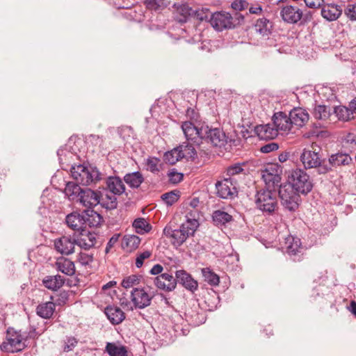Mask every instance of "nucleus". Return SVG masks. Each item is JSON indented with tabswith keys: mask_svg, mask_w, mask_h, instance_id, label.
<instances>
[{
	"mask_svg": "<svg viewBox=\"0 0 356 356\" xmlns=\"http://www.w3.org/2000/svg\"><path fill=\"white\" fill-rule=\"evenodd\" d=\"M72 177L78 183L83 185H90L99 179V172L96 168L85 166L84 165H74L70 170Z\"/></svg>",
	"mask_w": 356,
	"mask_h": 356,
	"instance_id": "nucleus-5",
	"label": "nucleus"
},
{
	"mask_svg": "<svg viewBox=\"0 0 356 356\" xmlns=\"http://www.w3.org/2000/svg\"><path fill=\"white\" fill-rule=\"evenodd\" d=\"M42 282L46 288L52 291H57L64 284V280L60 275L47 276Z\"/></svg>",
	"mask_w": 356,
	"mask_h": 356,
	"instance_id": "nucleus-35",
	"label": "nucleus"
},
{
	"mask_svg": "<svg viewBox=\"0 0 356 356\" xmlns=\"http://www.w3.org/2000/svg\"><path fill=\"white\" fill-rule=\"evenodd\" d=\"M152 296L143 289L135 288V307L145 308L150 305Z\"/></svg>",
	"mask_w": 356,
	"mask_h": 356,
	"instance_id": "nucleus-26",
	"label": "nucleus"
},
{
	"mask_svg": "<svg viewBox=\"0 0 356 356\" xmlns=\"http://www.w3.org/2000/svg\"><path fill=\"white\" fill-rule=\"evenodd\" d=\"M306 6L311 8H318L321 7L325 2L324 0H304Z\"/></svg>",
	"mask_w": 356,
	"mask_h": 356,
	"instance_id": "nucleus-59",
	"label": "nucleus"
},
{
	"mask_svg": "<svg viewBox=\"0 0 356 356\" xmlns=\"http://www.w3.org/2000/svg\"><path fill=\"white\" fill-rule=\"evenodd\" d=\"M209 23L218 31L234 26L233 18L229 13L217 12L210 16Z\"/></svg>",
	"mask_w": 356,
	"mask_h": 356,
	"instance_id": "nucleus-8",
	"label": "nucleus"
},
{
	"mask_svg": "<svg viewBox=\"0 0 356 356\" xmlns=\"http://www.w3.org/2000/svg\"><path fill=\"white\" fill-rule=\"evenodd\" d=\"M75 240L68 236H62L54 241L55 249L62 254H70L74 252Z\"/></svg>",
	"mask_w": 356,
	"mask_h": 356,
	"instance_id": "nucleus-20",
	"label": "nucleus"
},
{
	"mask_svg": "<svg viewBox=\"0 0 356 356\" xmlns=\"http://www.w3.org/2000/svg\"><path fill=\"white\" fill-rule=\"evenodd\" d=\"M292 126L302 127L309 120V114L302 108H295L289 113Z\"/></svg>",
	"mask_w": 356,
	"mask_h": 356,
	"instance_id": "nucleus-22",
	"label": "nucleus"
},
{
	"mask_svg": "<svg viewBox=\"0 0 356 356\" xmlns=\"http://www.w3.org/2000/svg\"><path fill=\"white\" fill-rule=\"evenodd\" d=\"M194 13L192 18L196 19L200 22L206 21L209 22L211 12L209 8H202L201 9H194Z\"/></svg>",
	"mask_w": 356,
	"mask_h": 356,
	"instance_id": "nucleus-45",
	"label": "nucleus"
},
{
	"mask_svg": "<svg viewBox=\"0 0 356 356\" xmlns=\"http://www.w3.org/2000/svg\"><path fill=\"white\" fill-rule=\"evenodd\" d=\"M56 305L53 302H42L38 305L36 308L37 314L45 319L50 318L54 311Z\"/></svg>",
	"mask_w": 356,
	"mask_h": 356,
	"instance_id": "nucleus-31",
	"label": "nucleus"
},
{
	"mask_svg": "<svg viewBox=\"0 0 356 356\" xmlns=\"http://www.w3.org/2000/svg\"><path fill=\"white\" fill-rule=\"evenodd\" d=\"M257 136L263 140L273 139L277 135V129L270 124H260L255 127Z\"/></svg>",
	"mask_w": 356,
	"mask_h": 356,
	"instance_id": "nucleus-23",
	"label": "nucleus"
},
{
	"mask_svg": "<svg viewBox=\"0 0 356 356\" xmlns=\"http://www.w3.org/2000/svg\"><path fill=\"white\" fill-rule=\"evenodd\" d=\"M331 113V109L330 107H327L325 105H318L316 106L313 115L317 120H326L327 119Z\"/></svg>",
	"mask_w": 356,
	"mask_h": 356,
	"instance_id": "nucleus-42",
	"label": "nucleus"
},
{
	"mask_svg": "<svg viewBox=\"0 0 356 356\" xmlns=\"http://www.w3.org/2000/svg\"><path fill=\"white\" fill-rule=\"evenodd\" d=\"M216 188L217 195L222 199H232L237 195L236 186L231 177L217 181Z\"/></svg>",
	"mask_w": 356,
	"mask_h": 356,
	"instance_id": "nucleus-9",
	"label": "nucleus"
},
{
	"mask_svg": "<svg viewBox=\"0 0 356 356\" xmlns=\"http://www.w3.org/2000/svg\"><path fill=\"white\" fill-rule=\"evenodd\" d=\"M145 4L149 10L159 11L166 8L168 1L166 0H145Z\"/></svg>",
	"mask_w": 356,
	"mask_h": 356,
	"instance_id": "nucleus-44",
	"label": "nucleus"
},
{
	"mask_svg": "<svg viewBox=\"0 0 356 356\" xmlns=\"http://www.w3.org/2000/svg\"><path fill=\"white\" fill-rule=\"evenodd\" d=\"M119 236V234H115L110 238L105 249L106 253H108L112 247L118 242Z\"/></svg>",
	"mask_w": 356,
	"mask_h": 356,
	"instance_id": "nucleus-61",
	"label": "nucleus"
},
{
	"mask_svg": "<svg viewBox=\"0 0 356 356\" xmlns=\"http://www.w3.org/2000/svg\"><path fill=\"white\" fill-rule=\"evenodd\" d=\"M154 282L158 289L170 292L174 291L177 286V277L172 273H164L156 277Z\"/></svg>",
	"mask_w": 356,
	"mask_h": 356,
	"instance_id": "nucleus-12",
	"label": "nucleus"
},
{
	"mask_svg": "<svg viewBox=\"0 0 356 356\" xmlns=\"http://www.w3.org/2000/svg\"><path fill=\"white\" fill-rule=\"evenodd\" d=\"M163 270V266L161 265V264H156L154 265L152 269L150 270L149 273L150 274L152 275H159L161 274H162V271Z\"/></svg>",
	"mask_w": 356,
	"mask_h": 356,
	"instance_id": "nucleus-63",
	"label": "nucleus"
},
{
	"mask_svg": "<svg viewBox=\"0 0 356 356\" xmlns=\"http://www.w3.org/2000/svg\"><path fill=\"white\" fill-rule=\"evenodd\" d=\"M246 2L243 0H235L232 3V8L236 10L244 9Z\"/></svg>",
	"mask_w": 356,
	"mask_h": 356,
	"instance_id": "nucleus-62",
	"label": "nucleus"
},
{
	"mask_svg": "<svg viewBox=\"0 0 356 356\" xmlns=\"http://www.w3.org/2000/svg\"><path fill=\"white\" fill-rule=\"evenodd\" d=\"M82 191L83 188L79 186V184L72 181L67 182L64 190L65 194L71 200H78Z\"/></svg>",
	"mask_w": 356,
	"mask_h": 356,
	"instance_id": "nucleus-38",
	"label": "nucleus"
},
{
	"mask_svg": "<svg viewBox=\"0 0 356 356\" xmlns=\"http://www.w3.org/2000/svg\"><path fill=\"white\" fill-rule=\"evenodd\" d=\"M163 160L170 165L175 164L178 161L181 160V156L178 153L177 147L165 153Z\"/></svg>",
	"mask_w": 356,
	"mask_h": 356,
	"instance_id": "nucleus-46",
	"label": "nucleus"
},
{
	"mask_svg": "<svg viewBox=\"0 0 356 356\" xmlns=\"http://www.w3.org/2000/svg\"><path fill=\"white\" fill-rule=\"evenodd\" d=\"M279 145L276 143H269L263 145L260 148V151L263 153H270L278 149Z\"/></svg>",
	"mask_w": 356,
	"mask_h": 356,
	"instance_id": "nucleus-56",
	"label": "nucleus"
},
{
	"mask_svg": "<svg viewBox=\"0 0 356 356\" xmlns=\"http://www.w3.org/2000/svg\"><path fill=\"white\" fill-rule=\"evenodd\" d=\"M133 6L132 3L130 4H126L122 6V8H124L125 10L122 13V15L127 18V19L131 20L132 19V10L130 9Z\"/></svg>",
	"mask_w": 356,
	"mask_h": 356,
	"instance_id": "nucleus-60",
	"label": "nucleus"
},
{
	"mask_svg": "<svg viewBox=\"0 0 356 356\" xmlns=\"http://www.w3.org/2000/svg\"><path fill=\"white\" fill-rule=\"evenodd\" d=\"M84 217L76 213H72L66 216V223L67 226L74 230H83L84 227Z\"/></svg>",
	"mask_w": 356,
	"mask_h": 356,
	"instance_id": "nucleus-24",
	"label": "nucleus"
},
{
	"mask_svg": "<svg viewBox=\"0 0 356 356\" xmlns=\"http://www.w3.org/2000/svg\"><path fill=\"white\" fill-rule=\"evenodd\" d=\"M181 129L188 141L196 142L197 138H203L204 127L198 129L191 122L186 121L183 122Z\"/></svg>",
	"mask_w": 356,
	"mask_h": 356,
	"instance_id": "nucleus-18",
	"label": "nucleus"
},
{
	"mask_svg": "<svg viewBox=\"0 0 356 356\" xmlns=\"http://www.w3.org/2000/svg\"><path fill=\"white\" fill-rule=\"evenodd\" d=\"M152 252L149 250H145L138 254L136 260L135 264L137 268H140L144 263V260L148 259L151 257Z\"/></svg>",
	"mask_w": 356,
	"mask_h": 356,
	"instance_id": "nucleus-52",
	"label": "nucleus"
},
{
	"mask_svg": "<svg viewBox=\"0 0 356 356\" xmlns=\"http://www.w3.org/2000/svg\"><path fill=\"white\" fill-rule=\"evenodd\" d=\"M314 12L310 10H305L304 13L302 10L301 20L300 21V24H307L313 19Z\"/></svg>",
	"mask_w": 356,
	"mask_h": 356,
	"instance_id": "nucleus-58",
	"label": "nucleus"
},
{
	"mask_svg": "<svg viewBox=\"0 0 356 356\" xmlns=\"http://www.w3.org/2000/svg\"><path fill=\"white\" fill-rule=\"evenodd\" d=\"M100 192L90 188H83L78 199L79 203L88 209L93 208L99 203Z\"/></svg>",
	"mask_w": 356,
	"mask_h": 356,
	"instance_id": "nucleus-13",
	"label": "nucleus"
},
{
	"mask_svg": "<svg viewBox=\"0 0 356 356\" xmlns=\"http://www.w3.org/2000/svg\"><path fill=\"white\" fill-rule=\"evenodd\" d=\"M280 169L277 165H270L261 171L262 179L266 184V188L271 189L279 186L281 181Z\"/></svg>",
	"mask_w": 356,
	"mask_h": 356,
	"instance_id": "nucleus-11",
	"label": "nucleus"
},
{
	"mask_svg": "<svg viewBox=\"0 0 356 356\" xmlns=\"http://www.w3.org/2000/svg\"><path fill=\"white\" fill-rule=\"evenodd\" d=\"M168 176L169 177V181L173 184L179 183L184 177L182 173L177 172L175 169L169 171Z\"/></svg>",
	"mask_w": 356,
	"mask_h": 356,
	"instance_id": "nucleus-51",
	"label": "nucleus"
},
{
	"mask_svg": "<svg viewBox=\"0 0 356 356\" xmlns=\"http://www.w3.org/2000/svg\"><path fill=\"white\" fill-rule=\"evenodd\" d=\"M273 125L277 129V132L282 131L288 133L293 127L289 115L284 112H278L274 114L273 117Z\"/></svg>",
	"mask_w": 356,
	"mask_h": 356,
	"instance_id": "nucleus-16",
	"label": "nucleus"
},
{
	"mask_svg": "<svg viewBox=\"0 0 356 356\" xmlns=\"http://www.w3.org/2000/svg\"><path fill=\"white\" fill-rule=\"evenodd\" d=\"M92 256L85 252H81L78 256V261L81 265H88L92 261Z\"/></svg>",
	"mask_w": 356,
	"mask_h": 356,
	"instance_id": "nucleus-55",
	"label": "nucleus"
},
{
	"mask_svg": "<svg viewBox=\"0 0 356 356\" xmlns=\"http://www.w3.org/2000/svg\"><path fill=\"white\" fill-rule=\"evenodd\" d=\"M257 209L267 215H272L278 209L277 193L275 190L261 188L255 195Z\"/></svg>",
	"mask_w": 356,
	"mask_h": 356,
	"instance_id": "nucleus-3",
	"label": "nucleus"
},
{
	"mask_svg": "<svg viewBox=\"0 0 356 356\" xmlns=\"http://www.w3.org/2000/svg\"><path fill=\"white\" fill-rule=\"evenodd\" d=\"M26 347L22 335L13 328H8L6 341H3L0 348L6 353H17L24 350Z\"/></svg>",
	"mask_w": 356,
	"mask_h": 356,
	"instance_id": "nucleus-6",
	"label": "nucleus"
},
{
	"mask_svg": "<svg viewBox=\"0 0 356 356\" xmlns=\"http://www.w3.org/2000/svg\"><path fill=\"white\" fill-rule=\"evenodd\" d=\"M76 343L77 341L75 339H68L67 343L64 346V350L67 352L70 351L76 346Z\"/></svg>",
	"mask_w": 356,
	"mask_h": 356,
	"instance_id": "nucleus-64",
	"label": "nucleus"
},
{
	"mask_svg": "<svg viewBox=\"0 0 356 356\" xmlns=\"http://www.w3.org/2000/svg\"><path fill=\"white\" fill-rule=\"evenodd\" d=\"M175 17L176 20L180 23H185L192 18L194 13L193 8L191 7L188 3H174Z\"/></svg>",
	"mask_w": 356,
	"mask_h": 356,
	"instance_id": "nucleus-17",
	"label": "nucleus"
},
{
	"mask_svg": "<svg viewBox=\"0 0 356 356\" xmlns=\"http://www.w3.org/2000/svg\"><path fill=\"white\" fill-rule=\"evenodd\" d=\"M177 284H181L186 289L194 292L197 289V282L190 274L184 270H177L175 273Z\"/></svg>",
	"mask_w": 356,
	"mask_h": 356,
	"instance_id": "nucleus-21",
	"label": "nucleus"
},
{
	"mask_svg": "<svg viewBox=\"0 0 356 356\" xmlns=\"http://www.w3.org/2000/svg\"><path fill=\"white\" fill-rule=\"evenodd\" d=\"M76 242V245L80 248L88 250L95 246L96 243V234L92 232L81 233L80 238Z\"/></svg>",
	"mask_w": 356,
	"mask_h": 356,
	"instance_id": "nucleus-27",
	"label": "nucleus"
},
{
	"mask_svg": "<svg viewBox=\"0 0 356 356\" xmlns=\"http://www.w3.org/2000/svg\"><path fill=\"white\" fill-rule=\"evenodd\" d=\"M351 161L352 159L348 154L337 153L330 156L327 163L330 166L331 170L334 166L348 165Z\"/></svg>",
	"mask_w": 356,
	"mask_h": 356,
	"instance_id": "nucleus-30",
	"label": "nucleus"
},
{
	"mask_svg": "<svg viewBox=\"0 0 356 356\" xmlns=\"http://www.w3.org/2000/svg\"><path fill=\"white\" fill-rule=\"evenodd\" d=\"M121 286L125 289H130L129 299L134 301V275H129L122 280Z\"/></svg>",
	"mask_w": 356,
	"mask_h": 356,
	"instance_id": "nucleus-49",
	"label": "nucleus"
},
{
	"mask_svg": "<svg viewBox=\"0 0 356 356\" xmlns=\"http://www.w3.org/2000/svg\"><path fill=\"white\" fill-rule=\"evenodd\" d=\"M178 149V153L181 156V159H194L196 156V151L193 145L188 143H183L177 147Z\"/></svg>",
	"mask_w": 356,
	"mask_h": 356,
	"instance_id": "nucleus-32",
	"label": "nucleus"
},
{
	"mask_svg": "<svg viewBox=\"0 0 356 356\" xmlns=\"http://www.w3.org/2000/svg\"><path fill=\"white\" fill-rule=\"evenodd\" d=\"M212 219L216 226L226 225L227 223L234 220L232 215L220 209L216 210L213 212Z\"/></svg>",
	"mask_w": 356,
	"mask_h": 356,
	"instance_id": "nucleus-29",
	"label": "nucleus"
},
{
	"mask_svg": "<svg viewBox=\"0 0 356 356\" xmlns=\"http://www.w3.org/2000/svg\"><path fill=\"white\" fill-rule=\"evenodd\" d=\"M202 275L204 281L211 286H218L220 282L219 276L213 273L210 268H205L202 269Z\"/></svg>",
	"mask_w": 356,
	"mask_h": 356,
	"instance_id": "nucleus-43",
	"label": "nucleus"
},
{
	"mask_svg": "<svg viewBox=\"0 0 356 356\" xmlns=\"http://www.w3.org/2000/svg\"><path fill=\"white\" fill-rule=\"evenodd\" d=\"M99 204L108 210L115 209L118 205L115 195L109 191H106L104 194L100 193Z\"/></svg>",
	"mask_w": 356,
	"mask_h": 356,
	"instance_id": "nucleus-25",
	"label": "nucleus"
},
{
	"mask_svg": "<svg viewBox=\"0 0 356 356\" xmlns=\"http://www.w3.org/2000/svg\"><path fill=\"white\" fill-rule=\"evenodd\" d=\"M242 165H243L241 163H236L232 165H230L227 169V175L229 176H234L236 175L243 172L244 170Z\"/></svg>",
	"mask_w": 356,
	"mask_h": 356,
	"instance_id": "nucleus-53",
	"label": "nucleus"
},
{
	"mask_svg": "<svg viewBox=\"0 0 356 356\" xmlns=\"http://www.w3.org/2000/svg\"><path fill=\"white\" fill-rule=\"evenodd\" d=\"M152 225L143 218H135V232L139 234L149 233Z\"/></svg>",
	"mask_w": 356,
	"mask_h": 356,
	"instance_id": "nucleus-40",
	"label": "nucleus"
},
{
	"mask_svg": "<svg viewBox=\"0 0 356 356\" xmlns=\"http://www.w3.org/2000/svg\"><path fill=\"white\" fill-rule=\"evenodd\" d=\"M179 198V191H172L161 195L162 200L168 206H171L177 202Z\"/></svg>",
	"mask_w": 356,
	"mask_h": 356,
	"instance_id": "nucleus-47",
	"label": "nucleus"
},
{
	"mask_svg": "<svg viewBox=\"0 0 356 356\" xmlns=\"http://www.w3.org/2000/svg\"><path fill=\"white\" fill-rule=\"evenodd\" d=\"M334 111L339 120L345 121L348 120L352 114L350 106L348 108L346 106H338L334 108Z\"/></svg>",
	"mask_w": 356,
	"mask_h": 356,
	"instance_id": "nucleus-48",
	"label": "nucleus"
},
{
	"mask_svg": "<svg viewBox=\"0 0 356 356\" xmlns=\"http://www.w3.org/2000/svg\"><path fill=\"white\" fill-rule=\"evenodd\" d=\"M342 14L341 6L334 3H325L321 6V16L328 22L337 20Z\"/></svg>",
	"mask_w": 356,
	"mask_h": 356,
	"instance_id": "nucleus-19",
	"label": "nucleus"
},
{
	"mask_svg": "<svg viewBox=\"0 0 356 356\" xmlns=\"http://www.w3.org/2000/svg\"><path fill=\"white\" fill-rule=\"evenodd\" d=\"M106 351L110 356H128L127 348L115 343L108 342L106 346Z\"/></svg>",
	"mask_w": 356,
	"mask_h": 356,
	"instance_id": "nucleus-39",
	"label": "nucleus"
},
{
	"mask_svg": "<svg viewBox=\"0 0 356 356\" xmlns=\"http://www.w3.org/2000/svg\"><path fill=\"white\" fill-rule=\"evenodd\" d=\"M108 191L114 195H120L125 192L124 185L118 177H109L107 180Z\"/></svg>",
	"mask_w": 356,
	"mask_h": 356,
	"instance_id": "nucleus-34",
	"label": "nucleus"
},
{
	"mask_svg": "<svg viewBox=\"0 0 356 356\" xmlns=\"http://www.w3.org/2000/svg\"><path fill=\"white\" fill-rule=\"evenodd\" d=\"M280 15L284 22L289 24H297L301 20L302 10L298 6L286 5L282 7Z\"/></svg>",
	"mask_w": 356,
	"mask_h": 356,
	"instance_id": "nucleus-14",
	"label": "nucleus"
},
{
	"mask_svg": "<svg viewBox=\"0 0 356 356\" xmlns=\"http://www.w3.org/2000/svg\"><path fill=\"white\" fill-rule=\"evenodd\" d=\"M84 217V227H86L87 225L92 227H97L101 224L102 218V216L92 209L86 210L83 212Z\"/></svg>",
	"mask_w": 356,
	"mask_h": 356,
	"instance_id": "nucleus-28",
	"label": "nucleus"
},
{
	"mask_svg": "<svg viewBox=\"0 0 356 356\" xmlns=\"http://www.w3.org/2000/svg\"><path fill=\"white\" fill-rule=\"evenodd\" d=\"M299 193L290 186L286 185L280 186L279 190V196L283 206L291 211L298 207V202L300 200Z\"/></svg>",
	"mask_w": 356,
	"mask_h": 356,
	"instance_id": "nucleus-7",
	"label": "nucleus"
},
{
	"mask_svg": "<svg viewBox=\"0 0 356 356\" xmlns=\"http://www.w3.org/2000/svg\"><path fill=\"white\" fill-rule=\"evenodd\" d=\"M122 248L127 252H131L134 250V235H125L122 241Z\"/></svg>",
	"mask_w": 356,
	"mask_h": 356,
	"instance_id": "nucleus-50",
	"label": "nucleus"
},
{
	"mask_svg": "<svg viewBox=\"0 0 356 356\" xmlns=\"http://www.w3.org/2000/svg\"><path fill=\"white\" fill-rule=\"evenodd\" d=\"M344 145H348L350 148L355 149L356 136L353 134H348L344 138Z\"/></svg>",
	"mask_w": 356,
	"mask_h": 356,
	"instance_id": "nucleus-57",
	"label": "nucleus"
},
{
	"mask_svg": "<svg viewBox=\"0 0 356 356\" xmlns=\"http://www.w3.org/2000/svg\"><path fill=\"white\" fill-rule=\"evenodd\" d=\"M202 139L219 147L225 146L227 143V137L222 130L218 128L210 129L207 126L204 127Z\"/></svg>",
	"mask_w": 356,
	"mask_h": 356,
	"instance_id": "nucleus-10",
	"label": "nucleus"
},
{
	"mask_svg": "<svg viewBox=\"0 0 356 356\" xmlns=\"http://www.w3.org/2000/svg\"><path fill=\"white\" fill-rule=\"evenodd\" d=\"M289 182L291 188L296 192L306 195L309 193L313 188V184L309 175L304 169L296 168L291 171L289 176Z\"/></svg>",
	"mask_w": 356,
	"mask_h": 356,
	"instance_id": "nucleus-4",
	"label": "nucleus"
},
{
	"mask_svg": "<svg viewBox=\"0 0 356 356\" xmlns=\"http://www.w3.org/2000/svg\"><path fill=\"white\" fill-rule=\"evenodd\" d=\"M286 240V251L287 254L292 257L293 261H300L303 250V248L301 246L300 240L293 236H289Z\"/></svg>",
	"mask_w": 356,
	"mask_h": 356,
	"instance_id": "nucleus-15",
	"label": "nucleus"
},
{
	"mask_svg": "<svg viewBox=\"0 0 356 356\" xmlns=\"http://www.w3.org/2000/svg\"><path fill=\"white\" fill-rule=\"evenodd\" d=\"M147 170L152 173H158L162 169L161 160L155 156H149L145 161Z\"/></svg>",
	"mask_w": 356,
	"mask_h": 356,
	"instance_id": "nucleus-41",
	"label": "nucleus"
},
{
	"mask_svg": "<svg viewBox=\"0 0 356 356\" xmlns=\"http://www.w3.org/2000/svg\"><path fill=\"white\" fill-rule=\"evenodd\" d=\"M186 217V220L181 225L179 229H172L168 226L163 229V234L170 238L171 243L175 247L181 246L188 237L193 236L200 226L198 220L195 218L192 212L188 213Z\"/></svg>",
	"mask_w": 356,
	"mask_h": 356,
	"instance_id": "nucleus-1",
	"label": "nucleus"
},
{
	"mask_svg": "<svg viewBox=\"0 0 356 356\" xmlns=\"http://www.w3.org/2000/svg\"><path fill=\"white\" fill-rule=\"evenodd\" d=\"M105 314L113 324H119L124 318V312L115 307H107Z\"/></svg>",
	"mask_w": 356,
	"mask_h": 356,
	"instance_id": "nucleus-33",
	"label": "nucleus"
},
{
	"mask_svg": "<svg viewBox=\"0 0 356 356\" xmlns=\"http://www.w3.org/2000/svg\"><path fill=\"white\" fill-rule=\"evenodd\" d=\"M254 28L256 31L261 35L268 36L271 33L273 24L266 18L263 17L257 21Z\"/></svg>",
	"mask_w": 356,
	"mask_h": 356,
	"instance_id": "nucleus-36",
	"label": "nucleus"
},
{
	"mask_svg": "<svg viewBox=\"0 0 356 356\" xmlns=\"http://www.w3.org/2000/svg\"><path fill=\"white\" fill-rule=\"evenodd\" d=\"M57 269L67 275H72L75 273V266L72 261L67 259H60L56 263Z\"/></svg>",
	"mask_w": 356,
	"mask_h": 356,
	"instance_id": "nucleus-37",
	"label": "nucleus"
},
{
	"mask_svg": "<svg viewBox=\"0 0 356 356\" xmlns=\"http://www.w3.org/2000/svg\"><path fill=\"white\" fill-rule=\"evenodd\" d=\"M300 160L305 170L315 168L319 175H325L330 171V166L325 159L314 147L312 149L305 148L300 154Z\"/></svg>",
	"mask_w": 356,
	"mask_h": 356,
	"instance_id": "nucleus-2",
	"label": "nucleus"
},
{
	"mask_svg": "<svg viewBox=\"0 0 356 356\" xmlns=\"http://www.w3.org/2000/svg\"><path fill=\"white\" fill-rule=\"evenodd\" d=\"M345 15L351 21H356V3L348 4L344 10Z\"/></svg>",
	"mask_w": 356,
	"mask_h": 356,
	"instance_id": "nucleus-54",
	"label": "nucleus"
}]
</instances>
